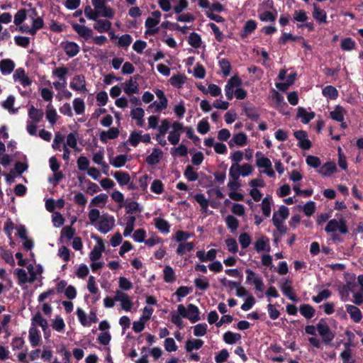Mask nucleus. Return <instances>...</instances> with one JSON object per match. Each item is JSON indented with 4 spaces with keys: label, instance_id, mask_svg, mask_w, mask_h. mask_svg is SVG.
<instances>
[{
    "label": "nucleus",
    "instance_id": "31",
    "mask_svg": "<svg viewBox=\"0 0 363 363\" xmlns=\"http://www.w3.org/2000/svg\"><path fill=\"white\" fill-rule=\"evenodd\" d=\"M156 228L162 233L167 234L169 232L170 225L169 223L161 218L154 219Z\"/></svg>",
    "mask_w": 363,
    "mask_h": 363
},
{
    "label": "nucleus",
    "instance_id": "62",
    "mask_svg": "<svg viewBox=\"0 0 363 363\" xmlns=\"http://www.w3.org/2000/svg\"><path fill=\"white\" fill-rule=\"evenodd\" d=\"M65 136L60 132L55 133L52 143V148L54 150H61V144L64 142Z\"/></svg>",
    "mask_w": 363,
    "mask_h": 363
},
{
    "label": "nucleus",
    "instance_id": "46",
    "mask_svg": "<svg viewBox=\"0 0 363 363\" xmlns=\"http://www.w3.org/2000/svg\"><path fill=\"white\" fill-rule=\"evenodd\" d=\"M184 175L189 182H195L199 178L197 172L194 171V167L191 165L186 167Z\"/></svg>",
    "mask_w": 363,
    "mask_h": 363
},
{
    "label": "nucleus",
    "instance_id": "42",
    "mask_svg": "<svg viewBox=\"0 0 363 363\" xmlns=\"http://www.w3.org/2000/svg\"><path fill=\"white\" fill-rule=\"evenodd\" d=\"M194 246L195 245L193 242L179 243L177 249V254L183 255L186 252L192 251Z\"/></svg>",
    "mask_w": 363,
    "mask_h": 363
},
{
    "label": "nucleus",
    "instance_id": "47",
    "mask_svg": "<svg viewBox=\"0 0 363 363\" xmlns=\"http://www.w3.org/2000/svg\"><path fill=\"white\" fill-rule=\"evenodd\" d=\"M27 17V11L25 9H20L17 11V13L14 15L13 23L16 26H20L23 23V22L26 19Z\"/></svg>",
    "mask_w": 363,
    "mask_h": 363
},
{
    "label": "nucleus",
    "instance_id": "11",
    "mask_svg": "<svg viewBox=\"0 0 363 363\" xmlns=\"http://www.w3.org/2000/svg\"><path fill=\"white\" fill-rule=\"evenodd\" d=\"M73 30L85 40L93 37V31L91 28L85 26L84 25H79L78 23L72 24Z\"/></svg>",
    "mask_w": 363,
    "mask_h": 363
},
{
    "label": "nucleus",
    "instance_id": "35",
    "mask_svg": "<svg viewBox=\"0 0 363 363\" xmlns=\"http://www.w3.org/2000/svg\"><path fill=\"white\" fill-rule=\"evenodd\" d=\"M203 345V341L201 339L188 340L185 344L186 352H191L193 350H199Z\"/></svg>",
    "mask_w": 363,
    "mask_h": 363
},
{
    "label": "nucleus",
    "instance_id": "2",
    "mask_svg": "<svg viewBox=\"0 0 363 363\" xmlns=\"http://www.w3.org/2000/svg\"><path fill=\"white\" fill-rule=\"evenodd\" d=\"M317 330L321 336L323 342L325 345H329L335 337L334 332L331 330L329 325L324 318H321L316 325Z\"/></svg>",
    "mask_w": 363,
    "mask_h": 363
},
{
    "label": "nucleus",
    "instance_id": "52",
    "mask_svg": "<svg viewBox=\"0 0 363 363\" xmlns=\"http://www.w3.org/2000/svg\"><path fill=\"white\" fill-rule=\"evenodd\" d=\"M126 214H133L137 212L140 213L141 208L139 206V203L136 201H130L125 204Z\"/></svg>",
    "mask_w": 363,
    "mask_h": 363
},
{
    "label": "nucleus",
    "instance_id": "22",
    "mask_svg": "<svg viewBox=\"0 0 363 363\" xmlns=\"http://www.w3.org/2000/svg\"><path fill=\"white\" fill-rule=\"evenodd\" d=\"M315 114L314 112H307L303 107H298L297 109V117L301 118V122L304 124L308 123L314 118Z\"/></svg>",
    "mask_w": 363,
    "mask_h": 363
},
{
    "label": "nucleus",
    "instance_id": "6",
    "mask_svg": "<svg viewBox=\"0 0 363 363\" xmlns=\"http://www.w3.org/2000/svg\"><path fill=\"white\" fill-rule=\"evenodd\" d=\"M242 84V80L238 75L233 76L227 82L225 86V96L228 100L230 101L235 95V87L240 86Z\"/></svg>",
    "mask_w": 363,
    "mask_h": 363
},
{
    "label": "nucleus",
    "instance_id": "21",
    "mask_svg": "<svg viewBox=\"0 0 363 363\" xmlns=\"http://www.w3.org/2000/svg\"><path fill=\"white\" fill-rule=\"evenodd\" d=\"M94 24V28L99 33H105L110 30L111 28V22L108 20L96 19Z\"/></svg>",
    "mask_w": 363,
    "mask_h": 363
},
{
    "label": "nucleus",
    "instance_id": "51",
    "mask_svg": "<svg viewBox=\"0 0 363 363\" xmlns=\"http://www.w3.org/2000/svg\"><path fill=\"white\" fill-rule=\"evenodd\" d=\"M240 165L239 164H232L230 170L229 175L233 180L237 181L241 175Z\"/></svg>",
    "mask_w": 363,
    "mask_h": 363
},
{
    "label": "nucleus",
    "instance_id": "57",
    "mask_svg": "<svg viewBox=\"0 0 363 363\" xmlns=\"http://www.w3.org/2000/svg\"><path fill=\"white\" fill-rule=\"evenodd\" d=\"M77 132H72L67 136L66 146H69L72 148H76L77 145Z\"/></svg>",
    "mask_w": 363,
    "mask_h": 363
},
{
    "label": "nucleus",
    "instance_id": "32",
    "mask_svg": "<svg viewBox=\"0 0 363 363\" xmlns=\"http://www.w3.org/2000/svg\"><path fill=\"white\" fill-rule=\"evenodd\" d=\"M233 142L235 143L237 145L242 147L247 144V135L242 132L234 135L231 140L229 142L230 147L233 146Z\"/></svg>",
    "mask_w": 363,
    "mask_h": 363
},
{
    "label": "nucleus",
    "instance_id": "64",
    "mask_svg": "<svg viewBox=\"0 0 363 363\" xmlns=\"http://www.w3.org/2000/svg\"><path fill=\"white\" fill-rule=\"evenodd\" d=\"M331 296V292L328 289H324L320 291L317 296H313L312 299L315 303H320L323 300L328 298Z\"/></svg>",
    "mask_w": 363,
    "mask_h": 363
},
{
    "label": "nucleus",
    "instance_id": "15",
    "mask_svg": "<svg viewBox=\"0 0 363 363\" xmlns=\"http://www.w3.org/2000/svg\"><path fill=\"white\" fill-rule=\"evenodd\" d=\"M63 50L68 57H73L79 52L80 48L77 45V43L74 42L67 41L63 46Z\"/></svg>",
    "mask_w": 363,
    "mask_h": 363
},
{
    "label": "nucleus",
    "instance_id": "19",
    "mask_svg": "<svg viewBox=\"0 0 363 363\" xmlns=\"http://www.w3.org/2000/svg\"><path fill=\"white\" fill-rule=\"evenodd\" d=\"M345 109L340 105L335 106L334 110L330 112V118L340 123H342L345 118Z\"/></svg>",
    "mask_w": 363,
    "mask_h": 363
},
{
    "label": "nucleus",
    "instance_id": "53",
    "mask_svg": "<svg viewBox=\"0 0 363 363\" xmlns=\"http://www.w3.org/2000/svg\"><path fill=\"white\" fill-rule=\"evenodd\" d=\"M15 274L18 277L19 284L22 285L28 282V277L25 269L17 268L15 270Z\"/></svg>",
    "mask_w": 363,
    "mask_h": 363
},
{
    "label": "nucleus",
    "instance_id": "59",
    "mask_svg": "<svg viewBox=\"0 0 363 363\" xmlns=\"http://www.w3.org/2000/svg\"><path fill=\"white\" fill-rule=\"evenodd\" d=\"M219 66L225 76H228L230 74L232 67L228 60L223 58L219 60Z\"/></svg>",
    "mask_w": 363,
    "mask_h": 363
},
{
    "label": "nucleus",
    "instance_id": "5",
    "mask_svg": "<svg viewBox=\"0 0 363 363\" xmlns=\"http://www.w3.org/2000/svg\"><path fill=\"white\" fill-rule=\"evenodd\" d=\"M245 273L247 274V283L255 285L256 291H262L264 290V283L262 277L250 269H245Z\"/></svg>",
    "mask_w": 363,
    "mask_h": 363
},
{
    "label": "nucleus",
    "instance_id": "56",
    "mask_svg": "<svg viewBox=\"0 0 363 363\" xmlns=\"http://www.w3.org/2000/svg\"><path fill=\"white\" fill-rule=\"evenodd\" d=\"M225 223L231 231L237 230L239 226L238 220L232 215H229L225 218Z\"/></svg>",
    "mask_w": 363,
    "mask_h": 363
},
{
    "label": "nucleus",
    "instance_id": "16",
    "mask_svg": "<svg viewBox=\"0 0 363 363\" xmlns=\"http://www.w3.org/2000/svg\"><path fill=\"white\" fill-rule=\"evenodd\" d=\"M15 68V63L11 59H4L0 61V71L2 74H10Z\"/></svg>",
    "mask_w": 363,
    "mask_h": 363
},
{
    "label": "nucleus",
    "instance_id": "26",
    "mask_svg": "<svg viewBox=\"0 0 363 363\" xmlns=\"http://www.w3.org/2000/svg\"><path fill=\"white\" fill-rule=\"evenodd\" d=\"M322 94L329 100H335L339 96L337 89L332 85L325 86L322 90Z\"/></svg>",
    "mask_w": 363,
    "mask_h": 363
},
{
    "label": "nucleus",
    "instance_id": "18",
    "mask_svg": "<svg viewBox=\"0 0 363 363\" xmlns=\"http://www.w3.org/2000/svg\"><path fill=\"white\" fill-rule=\"evenodd\" d=\"M313 17L319 23H327V13L325 11L320 9L319 6L316 4H313Z\"/></svg>",
    "mask_w": 363,
    "mask_h": 363
},
{
    "label": "nucleus",
    "instance_id": "45",
    "mask_svg": "<svg viewBox=\"0 0 363 363\" xmlns=\"http://www.w3.org/2000/svg\"><path fill=\"white\" fill-rule=\"evenodd\" d=\"M188 43L194 48H199L201 45V38L197 33H191L188 39Z\"/></svg>",
    "mask_w": 363,
    "mask_h": 363
},
{
    "label": "nucleus",
    "instance_id": "58",
    "mask_svg": "<svg viewBox=\"0 0 363 363\" xmlns=\"http://www.w3.org/2000/svg\"><path fill=\"white\" fill-rule=\"evenodd\" d=\"M108 196L105 194H100L92 199L90 206H99L101 203H106Z\"/></svg>",
    "mask_w": 363,
    "mask_h": 363
},
{
    "label": "nucleus",
    "instance_id": "10",
    "mask_svg": "<svg viewBox=\"0 0 363 363\" xmlns=\"http://www.w3.org/2000/svg\"><path fill=\"white\" fill-rule=\"evenodd\" d=\"M69 86L74 91L86 92L87 89L86 88L85 77L83 74L75 75L72 82H70Z\"/></svg>",
    "mask_w": 363,
    "mask_h": 363
},
{
    "label": "nucleus",
    "instance_id": "7",
    "mask_svg": "<svg viewBox=\"0 0 363 363\" xmlns=\"http://www.w3.org/2000/svg\"><path fill=\"white\" fill-rule=\"evenodd\" d=\"M115 225V219L112 216L103 215L101 216L98 230L104 234H106L109 232Z\"/></svg>",
    "mask_w": 363,
    "mask_h": 363
},
{
    "label": "nucleus",
    "instance_id": "40",
    "mask_svg": "<svg viewBox=\"0 0 363 363\" xmlns=\"http://www.w3.org/2000/svg\"><path fill=\"white\" fill-rule=\"evenodd\" d=\"M15 103V97L13 95H9L7 99L1 103V106L4 109L8 110L10 113H16L18 109L13 108Z\"/></svg>",
    "mask_w": 363,
    "mask_h": 363
},
{
    "label": "nucleus",
    "instance_id": "54",
    "mask_svg": "<svg viewBox=\"0 0 363 363\" xmlns=\"http://www.w3.org/2000/svg\"><path fill=\"white\" fill-rule=\"evenodd\" d=\"M44 26V21L41 16L32 21L31 35H35L37 31Z\"/></svg>",
    "mask_w": 363,
    "mask_h": 363
},
{
    "label": "nucleus",
    "instance_id": "36",
    "mask_svg": "<svg viewBox=\"0 0 363 363\" xmlns=\"http://www.w3.org/2000/svg\"><path fill=\"white\" fill-rule=\"evenodd\" d=\"M301 314L307 319H311L315 315V311L313 306L309 304H302L299 307Z\"/></svg>",
    "mask_w": 363,
    "mask_h": 363
},
{
    "label": "nucleus",
    "instance_id": "55",
    "mask_svg": "<svg viewBox=\"0 0 363 363\" xmlns=\"http://www.w3.org/2000/svg\"><path fill=\"white\" fill-rule=\"evenodd\" d=\"M262 211L265 217H269L271 214V199L265 197L262 201Z\"/></svg>",
    "mask_w": 363,
    "mask_h": 363
},
{
    "label": "nucleus",
    "instance_id": "48",
    "mask_svg": "<svg viewBox=\"0 0 363 363\" xmlns=\"http://www.w3.org/2000/svg\"><path fill=\"white\" fill-rule=\"evenodd\" d=\"M84 12L86 17L89 20L96 21L101 16L100 13L95 9H92L89 5L85 6Z\"/></svg>",
    "mask_w": 363,
    "mask_h": 363
},
{
    "label": "nucleus",
    "instance_id": "27",
    "mask_svg": "<svg viewBox=\"0 0 363 363\" xmlns=\"http://www.w3.org/2000/svg\"><path fill=\"white\" fill-rule=\"evenodd\" d=\"M162 156V152L158 149H153L152 153L146 157V162L148 164L154 165L157 164Z\"/></svg>",
    "mask_w": 363,
    "mask_h": 363
},
{
    "label": "nucleus",
    "instance_id": "33",
    "mask_svg": "<svg viewBox=\"0 0 363 363\" xmlns=\"http://www.w3.org/2000/svg\"><path fill=\"white\" fill-rule=\"evenodd\" d=\"M113 177L121 186L128 184L130 180L129 174L125 172H116Z\"/></svg>",
    "mask_w": 363,
    "mask_h": 363
},
{
    "label": "nucleus",
    "instance_id": "23",
    "mask_svg": "<svg viewBox=\"0 0 363 363\" xmlns=\"http://www.w3.org/2000/svg\"><path fill=\"white\" fill-rule=\"evenodd\" d=\"M291 281L289 279H286L285 282L281 286V291L283 294L288 297L290 300L293 301H297V296L293 292V289L291 286Z\"/></svg>",
    "mask_w": 363,
    "mask_h": 363
},
{
    "label": "nucleus",
    "instance_id": "4",
    "mask_svg": "<svg viewBox=\"0 0 363 363\" xmlns=\"http://www.w3.org/2000/svg\"><path fill=\"white\" fill-rule=\"evenodd\" d=\"M325 230L327 233H335L339 230L340 233L346 234L348 233V228L344 218H341L339 221L336 219H332L328 223Z\"/></svg>",
    "mask_w": 363,
    "mask_h": 363
},
{
    "label": "nucleus",
    "instance_id": "30",
    "mask_svg": "<svg viewBox=\"0 0 363 363\" xmlns=\"http://www.w3.org/2000/svg\"><path fill=\"white\" fill-rule=\"evenodd\" d=\"M29 340L32 347H36L40 343V331L35 327H31L29 330Z\"/></svg>",
    "mask_w": 363,
    "mask_h": 363
},
{
    "label": "nucleus",
    "instance_id": "9",
    "mask_svg": "<svg viewBox=\"0 0 363 363\" xmlns=\"http://www.w3.org/2000/svg\"><path fill=\"white\" fill-rule=\"evenodd\" d=\"M115 299L121 302L123 310L130 311L133 307V302L130 299L128 295L121 291H116Z\"/></svg>",
    "mask_w": 363,
    "mask_h": 363
},
{
    "label": "nucleus",
    "instance_id": "39",
    "mask_svg": "<svg viewBox=\"0 0 363 363\" xmlns=\"http://www.w3.org/2000/svg\"><path fill=\"white\" fill-rule=\"evenodd\" d=\"M241 339V335L239 333L228 331L223 335V340L228 345H233Z\"/></svg>",
    "mask_w": 363,
    "mask_h": 363
},
{
    "label": "nucleus",
    "instance_id": "37",
    "mask_svg": "<svg viewBox=\"0 0 363 363\" xmlns=\"http://www.w3.org/2000/svg\"><path fill=\"white\" fill-rule=\"evenodd\" d=\"M243 111L247 117L253 121H257L259 118V114L254 106L250 105L243 107Z\"/></svg>",
    "mask_w": 363,
    "mask_h": 363
},
{
    "label": "nucleus",
    "instance_id": "61",
    "mask_svg": "<svg viewBox=\"0 0 363 363\" xmlns=\"http://www.w3.org/2000/svg\"><path fill=\"white\" fill-rule=\"evenodd\" d=\"M194 199L199 203L203 211H206L208 207V200L206 199L203 194H197L194 196Z\"/></svg>",
    "mask_w": 363,
    "mask_h": 363
},
{
    "label": "nucleus",
    "instance_id": "60",
    "mask_svg": "<svg viewBox=\"0 0 363 363\" xmlns=\"http://www.w3.org/2000/svg\"><path fill=\"white\" fill-rule=\"evenodd\" d=\"M1 256L2 259L11 266L15 265V260L13 255L9 250L1 248Z\"/></svg>",
    "mask_w": 363,
    "mask_h": 363
},
{
    "label": "nucleus",
    "instance_id": "12",
    "mask_svg": "<svg viewBox=\"0 0 363 363\" xmlns=\"http://www.w3.org/2000/svg\"><path fill=\"white\" fill-rule=\"evenodd\" d=\"M336 172V164L332 161L327 162L318 170V172L324 177H330Z\"/></svg>",
    "mask_w": 363,
    "mask_h": 363
},
{
    "label": "nucleus",
    "instance_id": "24",
    "mask_svg": "<svg viewBox=\"0 0 363 363\" xmlns=\"http://www.w3.org/2000/svg\"><path fill=\"white\" fill-rule=\"evenodd\" d=\"M68 71V69L65 66L57 67L52 70V75L57 77L60 81H62V86L64 87H65L67 84L66 75Z\"/></svg>",
    "mask_w": 363,
    "mask_h": 363
},
{
    "label": "nucleus",
    "instance_id": "34",
    "mask_svg": "<svg viewBox=\"0 0 363 363\" xmlns=\"http://www.w3.org/2000/svg\"><path fill=\"white\" fill-rule=\"evenodd\" d=\"M277 16V12L275 11L274 13L270 11H264L262 12L259 11L258 17L260 21L263 22H271L274 23Z\"/></svg>",
    "mask_w": 363,
    "mask_h": 363
},
{
    "label": "nucleus",
    "instance_id": "63",
    "mask_svg": "<svg viewBox=\"0 0 363 363\" xmlns=\"http://www.w3.org/2000/svg\"><path fill=\"white\" fill-rule=\"evenodd\" d=\"M152 192L160 194L164 191V185L160 179H155L150 186Z\"/></svg>",
    "mask_w": 363,
    "mask_h": 363
},
{
    "label": "nucleus",
    "instance_id": "13",
    "mask_svg": "<svg viewBox=\"0 0 363 363\" xmlns=\"http://www.w3.org/2000/svg\"><path fill=\"white\" fill-rule=\"evenodd\" d=\"M257 26V23L255 20L250 19L247 21L240 33V38L242 39L247 38L255 30Z\"/></svg>",
    "mask_w": 363,
    "mask_h": 363
},
{
    "label": "nucleus",
    "instance_id": "49",
    "mask_svg": "<svg viewBox=\"0 0 363 363\" xmlns=\"http://www.w3.org/2000/svg\"><path fill=\"white\" fill-rule=\"evenodd\" d=\"M52 329L57 332H62L65 328V323L62 318L57 315L52 323Z\"/></svg>",
    "mask_w": 363,
    "mask_h": 363
},
{
    "label": "nucleus",
    "instance_id": "44",
    "mask_svg": "<svg viewBox=\"0 0 363 363\" xmlns=\"http://www.w3.org/2000/svg\"><path fill=\"white\" fill-rule=\"evenodd\" d=\"M164 280L167 283H172L176 280L174 271L170 266H166L163 270Z\"/></svg>",
    "mask_w": 363,
    "mask_h": 363
},
{
    "label": "nucleus",
    "instance_id": "38",
    "mask_svg": "<svg viewBox=\"0 0 363 363\" xmlns=\"http://www.w3.org/2000/svg\"><path fill=\"white\" fill-rule=\"evenodd\" d=\"M75 232V228H74L72 225H66L63 227L60 233V241L62 242H63V238H65L69 240L74 239Z\"/></svg>",
    "mask_w": 363,
    "mask_h": 363
},
{
    "label": "nucleus",
    "instance_id": "41",
    "mask_svg": "<svg viewBox=\"0 0 363 363\" xmlns=\"http://www.w3.org/2000/svg\"><path fill=\"white\" fill-rule=\"evenodd\" d=\"M136 218L134 216H130L126 218V226L123 231V235L127 237L131 234L134 230Z\"/></svg>",
    "mask_w": 363,
    "mask_h": 363
},
{
    "label": "nucleus",
    "instance_id": "29",
    "mask_svg": "<svg viewBox=\"0 0 363 363\" xmlns=\"http://www.w3.org/2000/svg\"><path fill=\"white\" fill-rule=\"evenodd\" d=\"M43 115L44 113L42 109L35 108L33 106H31L28 109V116L35 123H39L43 118Z\"/></svg>",
    "mask_w": 363,
    "mask_h": 363
},
{
    "label": "nucleus",
    "instance_id": "17",
    "mask_svg": "<svg viewBox=\"0 0 363 363\" xmlns=\"http://www.w3.org/2000/svg\"><path fill=\"white\" fill-rule=\"evenodd\" d=\"M346 311L350 314L351 319L354 323H359L362 318V313L359 308L355 306L347 304Z\"/></svg>",
    "mask_w": 363,
    "mask_h": 363
},
{
    "label": "nucleus",
    "instance_id": "20",
    "mask_svg": "<svg viewBox=\"0 0 363 363\" xmlns=\"http://www.w3.org/2000/svg\"><path fill=\"white\" fill-rule=\"evenodd\" d=\"M32 325H39L42 328L45 335L46 334V330L48 327V323L46 319H45L40 311H38L32 318Z\"/></svg>",
    "mask_w": 363,
    "mask_h": 363
},
{
    "label": "nucleus",
    "instance_id": "8",
    "mask_svg": "<svg viewBox=\"0 0 363 363\" xmlns=\"http://www.w3.org/2000/svg\"><path fill=\"white\" fill-rule=\"evenodd\" d=\"M76 313H77V315L78 317V319H79L80 323L83 326H88L91 323H96L99 320V319L96 316V313L94 311H90V313L89 315V321H87L86 315L85 312L81 308H77Z\"/></svg>",
    "mask_w": 363,
    "mask_h": 363
},
{
    "label": "nucleus",
    "instance_id": "28",
    "mask_svg": "<svg viewBox=\"0 0 363 363\" xmlns=\"http://www.w3.org/2000/svg\"><path fill=\"white\" fill-rule=\"evenodd\" d=\"M186 79V77L184 74H177L173 75L169 79V83L170 84L177 89L181 88L184 84L185 83Z\"/></svg>",
    "mask_w": 363,
    "mask_h": 363
},
{
    "label": "nucleus",
    "instance_id": "43",
    "mask_svg": "<svg viewBox=\"0 0 363 363\" xmlns=\"http://www.w3.org/2000/svg\"><path fill=\"white\" fill-rule=\"evenodd\" d=\"M128 161V156L126 155H119L110 160L111 164L116 168L123 167Z\"/></svg>",
    "mask_w": 363,
    "mask_h": 363
},
{
    "label": "nucleus",
    "instance_id": "14",
    "mask_svg": "<svg viewBox=\"0 0 363 363\" xmlns=\"http://www.w3.org/2000/svg\"><path fill=\"white\" fill-rule=\"evenodd\" d=\"M159 23L157 20H155L151 17H148L145 22V26L147 30L145 32V35H155L158 33L159 28H155Z\"/></svg>",
    "mask_w": 363,
    "mask_h": 363
},
{
    "label": "nucleus",
    "instance_id": "1",
    "mask_svg": "<svg viewBox=\"0 0 363 363\" xmlns=\"http://www.w3.org/2000/svg\"><path fill=\"white\" fill-rule=\"evenodd\" d=\"M177 312L182 317L189 319L192 323L201 320L199 309L194 304L189 303L187 308L182 304H179L177 306Z\"/></svg>",
    "mask_w": 363,
    "mask_h": 363
},
{
    "label": "nucleus",
    "instance_id": "25",
    "mask_svg": "<svg viewBox=\"0 0 363 363\" xmlns=\"http://www.w3.org/2000/svg\"><path fill=\"white\" fill-rule=\"evenodd\" d=\"M123 91L129 96L133 94H138L139 92V84L136 81L133 82L132 78H130L125 83Z\"/></svg>",
    "mask_w": 363,
    "mask_h": 363
},
{
    "label": "nucleus",
    "instance_id": "3",
    "mask_svg": "<svg viewBox=\"0 0 363 363\" xmlns=\"http://www.w3.org/2000/svg\"><path fill=\"white\" fill-rule=\"evenodd\" d=\"M108 0H91V4L95 10L100 13L101 17L112 19L115 15V11L106 6Z\"/></svg>",
    "mask_w": 363,
    "mask_h": 363
},
{
    "label": "nucleus",
    "instance_id": "50",
    "mask_svg": "<svg viewBox=\"0 0 363 363\" xmlns=\"http://www.w3.org/2000/svg\"><path fill=\"white\" fill-rule=\"evenodd\" d=\"M355 42L351 38H343L341 41L340 48L343 50L350 51L355 48Z\"/></svg>",
    "mask_w": 363,
    "mask_h": 363
}]
</instances>
